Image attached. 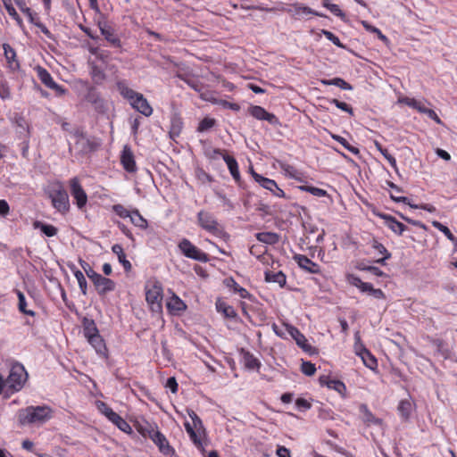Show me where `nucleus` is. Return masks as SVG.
<instances>
[{"mask_svg":"<svg viewBox=\"0 0 457 457\" xmlns=\"http://www.w3.org/2000/svg\"><path fill=\"white\" fill-rule=\"evenodd\" d=\"M54 411L48 405L28 406L18 411V421L21 425H41L53 418Z\"/></svg>","mask_w":457,"mask_h":457,"instance_id":"nucleus-1","label":"nucleus"},{"mask_svg":"<svg viewBox=\"0 0 457 457\" xmlns=\"http://www.w3.org/2000/svg\"><path fill=\"white\" fill-rule=\"evenodd\" d=\"M48 195L52 200L53 206L61 212H66L70 209L69 195L61 182H54L50 185Z\"/></svg>","mask_w":457,"mask_h":457,"instance_id":"nucleus-2","label":"nucleus"},{"mask_svg":"<svg viewBox=\"0 0 457 457\" xmlns=\"http://www.w3.org/2000/svg\"><path fill=\"white\" fill-rule=\"evenodd\" d=\"M28 373L23 365L21 363H15L10 370L9 376L5 380V384L12 391H20L24 383L27 381Z\"/></svg>","mask_w":457,"mask_h":457,"instance_id":"nucleus-3","label":"nucleus"},{"mask_svg":"<svg viewBox=\"0 0 457 457\" xmlns=\"http://www.w3.org/2000/svg\"><path fill=\"white\" fill-rule=\"evenodd\" d=\"M145 299L152 311L160 312L162 310V287L160 282H147L145 285Z\"/></svg>","mask_w":457,"mask_h":457,"instance_id":"nucleus-4","label":"nucleus"},{"mask_svg":"<svg viewBox=\"0 0 457 457\" xmlns=\"http://www.w3.org/2000/svg\"><path fill=\"white\" fill-rule=\"evenodd\" d=\"M99 411L106 416V418L115 424L121 431L125 433H131L132 428L130 425L123 420L118 413L112 411L105 403L99 402L97 403Z\"/></svg>","mask_w":457,"mask_h":457,"instance_id":"nucleus-5","label":"nucleus"},{"mask_svg":"<svg viewBox=\"0 0 457 457\" xmlns=\"http://www.w3.org/2000/svg\"><path fill=\"white\" fill-rule=\"evenodd\" d=\"M179 248L182 253L190 259L206 262L209 258L208 255L195 246L188 239L184 238L179 244Z\"/></svg>","mask_w":457,"mask_h":457,"instance_id":"nucleus-6","label":"nucleus"},{"mask_svg":"<svg viewBox=\"0 0 457 457\" xmlns=\"http://www.w3.org/2000/svg\"><path fill=\"white\" fill-rule=\"evenodd\" d=\"M348 282L360 289L362 293H368L374 296L376 299H384L385 294L381 289H376L373 287V286L370 283L363 282L359 277L354 275H349L347 277Z\"/></svg>","mask_w":457,"mask_h":457,"instance_id":"nucleus-7","label":"nucleus"},{"mask_svg":"<svg viewBox=\"0 0 457 457\" xmlns=\"http://www.w3.org/2000/svg\"><path fill=\"white\" fill-rule=\"evenodd\" d=\"M71 195L75 200V204L79 209L82 210L87 203V195L80 185L77 177L70 179Z\"/></svg>","mask_w":457,"mask_h":457,"instance_id":"nucleus-8","label":"nucleus"},{"mask_svg":"<svg viewBox=\"0 0 457 457\" xmlns=\"http://www.w3.org/2000/svg\"><path fill=\"white\" fill-rule=\"evenodd\" d=\"M149 437L158 446L160 452L168 456L171 457L174 455L175 451L170 445L167 438L157 429H152L149 431Z\"/></svg>","mask_w":457,"mask_h":457,"instance_id":"nucleus-9","label":"nucleus"},{"mask_svg":"<svg viewBox=\"0 0 457 457\" xmlns=\"http://www.w3.org/2000/svg\"><path fill=\"white\" fill-rule=\"evenodd\" d=\"M36 71L38 79L44 85L51 89L55 90L59 96L65 94L66 90L54 81L51 74L45 68L37 66L36 68Z\"/></svg>","mask_w":457,"mask_h":457,"instance_id":"nucleus-10","label":"nucleus"},{"mask_svg":"<svg viewBox=\"0 0 457 457\" xmlns=\"http://www.w3.org/2000/svg\"><path fill=\"white\" fill-rule=\"evenodd\" d=\"M197 218L198 224L202 228L212 234L219 232V224L212 214L201 211L198 212Z\"/></svg>","mask_w":457,"mask_h":457,"instance_id":"nucleus-11","label":"nucleus"},{"mask_svg":"<svg viewBox=\"0 0 457 457\" xmlns=\"http://www.w3.org/2000/svg\"><path fill=\"white\" fill-rule=\"evenodd\" d=\"M252 175L257 183H259L265 189L272 192L274 195L278 197L285 196L284 191L278 187L277 183L273 179L264 178L262 175L256 173L253 170H252Z\"/></svg>","mask_w":457,"mask_h":457,"instance_id":"nucleus-12","label":"nucleus"},{"mask_svg":"<svg viewBox=\"0 0 457 457\" xmlns=\"http://www.w3.org/2000/svg\"><path fill=\"white\" fill-rule=\"evenodd\" d=\"M250 114L257 120H267L270 124L276 125L278 123V118L273 114L268 112L264 108L259 105H254L249 109Z\"/></svg>","mask_w":457,"mask_h":457,"instance_id":"nucleus-13","label":"nucleus"},{"mask_svg":"<svg viewBox=\"0 0 457 457\" xmlns=\"http://www.w3.org/2000/svg\"><path fill=\"white\" fill-rule=\"evenodd\" d=\"M93 284L100 295H104L115 289V282L101 274L93 281Z\"/></svg>","mask_w":457,"mask_h":457,"instance_id":"nucleus-14","label":"nucleus"},{"mask_svg":"<svg viewBox=\"0 0 457 457\" xmlns=\"http://www.w3.org/2000/svg\"><path fill=\"white\" fill-rule=\"evenodd\" d=\"M98 27L101 31V34L104 37V38L111 43L112 46L120 47V40L115 35L114 29L108 24L107 21H99Z\"/></svg>","mask_w":457,"mask_h":457,"instance_id":"nucleus-15","label":"nucleus"},{"mask_svg":"<svg viewBox=\"0 0 457 457\" xmlns=\"http://www.w3.org/2000/svg\"><path fill=\"white\" fill-rule=\"evenodd\" d=\"M287 332L295 339L296 345L303 351L310 352L312 346L307 343L306 337L294 326L286 324Z\"/></svg>","mask_w":457,"mask_h":457,"instance_id":"nucleus-16","label":"nucleus"},{"mask_svg":"<svg viewBox=\"0 0 457 457\" xmlns=\"http://www.w3.org/2000/svg\"><path fill=\"white\" fill-rule=\"evenodd\" d=\"M129 104L134 109L146 117L153 113V108L141 93H138V95Z\"/></svg>","mask_w":457,"mask_h":457,"instance_id":"nucleus-17","label":"nucleus"},{"mask_svg":"<svg viewBox=\"0 0 457 457\" xmlns=\"http://www.w3.org/2000/svg\"><path fill=\"white\" fill-rule=\"evenodd\" d=\"M120 162L123 165V168L128 172H135L137 170V166H136V162L134 159L133 153L128 145H125L123 147L121 156H120Z\"/></svg>","mask_w":457,"mask_h":457,"instance_id":"nucleus-18","label":"nucleus"},{"mask_svg":"<svg viewBox=\"0 0 457 457\" xmlns=\"http://www.w3.org/2000/svg\"><path fill=\"white\" fill-rule=\"evenodd\" d=\"M295 260L296 261L299 267H301L303 270L312 273L316 274L319 273L320 269L319 265L313 262L312 260H310L305 255L298 254L295 256Z\"/></svg>","mask_w":457,"mask_h":457,"instance_id":"nucleus-19","label":"nucleus"},{"mask_svg":"<svg viewBox=\"0 0 457 457\" xmlns=\"http://www.w3.org/2000/svg\"><path fill=\"white\" fill-rule=\"evenodd\" d=\"M187 432L188 433L190 439L194 445L200 450L204 451V444L202 441L201 430L197 431L194 425H191L188 421L184 424Z\"/></svg>","mask_w":457,"mask_h":457,"instance_id":"nucleus-20","label":"nucleus"},{"mask_svg":"<svg viewBox=\"0 0 457 457\" xmlns=\"http://www.w3.org/2000/svg\"><path fill=\"white\" fill-rule=\"evenodd\" d=\"M187 432L188 433L190 439L194 445L200 450L204 451V444L202 441L201 430L197 431L194 425H191L188 421L184 424Z\"/></svg>","mask_w":457,"mask_h":457,"instance_id":"nucleus-21","label":"nucleus"},{"mask_svg":"<svg viewBox=\"0 0 457 457\" xmlns=\"http://www.w3.org/2000/svg\"><path fill=\"white\" fill-rule=\"evenodd\" d=\"M382 217L385 220L386 227L395 234L402 235L406 229V226L402 222L396 220L394 217L390 215H383Z\"/></svg>","mask_w":457,"mask_h":457,"instance_id":"nucleus-22","label":"nucleus"},{"mask_svg":"<svg viewBox=\"0 0 457 457\" xmlns=\"http://www.w3.org/2000/svg\"><path fill=\"white\" fill-rule=\"evenodd\" d=\"M265 280L269 283H277L280 287H283L286 285L287 278L282 271L274 272L266 270Z\"/></svg>","mask_w":457,"mask_h":457,"instance_id":"nucleus-23","label":"nucleus"},{"mask_svg":"<svg viewBox=\"0 0 457 457\" xmlns=\"http://www.w3.org/2000/svg\"><path fill=\"white\" fill-rule=\"evenodd\" d=\"M371 247L376 250L379 254L383 255V257L378 259L376 261L377 263L379 264H385L386 260H388L391 258V253L386 250V248L379 243L376 239H372L370 242Z\"/></svg>","mask_w":457,"mask_h":457,"instance_id":"nucleus-24","label":"nucleus"},{"mask_svg":"<svg viewBox=\"0 0 457 457\" xmlns=\"http://www.w3.org/2000/svg\"><path fill=\"white\" fill-rule=\"evenodd\" d=\"M76 138V145L79 147L81 152L87 153L94 149L93 144L87 138L83 133L77 131L74 134Z\"/></svg>","mask_w":457,"mask_h":457,"instance_id":"nucleus-25","label":"nucleus"},{"mask_svg":"<svg viewBox=\"0 0 457 457\" xmlns=\"http://www.w3.org/2000/svg\"><path fill=\"white\" fill-rule=\"evenodd\" d=\"M223 160L226 162V164L228 165V168L229 172H230L231 176L233 177V179L236 181H238L240 179V173H239L238 165H237L236 159L230 155L224 154Z\"/></svg>","mask_w":457,"mask_h":457,"instance_id":"nucleus-26","label":"nucleus"},{"mask_svg":"<svg viewBox=\"0 0 457 457\" xmlns=\"http://www.w3.org/2000/svg\"><path fill=\"white\" fill-rule=\"evenodd\" d=\"M112 251L118 257L119 262L122 264L125 270L129 271L131 270V263L129 261L126 259V254L123 251V248L120 245L115 244L112 247Z\"/></svg>","mask_w":457,"mask_h":457,"instance_id":"nucleus-27","label":"nucleus"},{"mask_svg":"<svg viewBox=\"0 0 457 457\" xmlns=\"http://www.w3.org/2000/svg\"><path fill=\"white\" fill-rule=\"evenodd\" d=\"M224 284L228 288H232L235 293H237L241 298H250L251 297V295L248 293V291L245 288L240 287L234 280L233 278H228L224 279Z\"/></svg>","mask_w":457,"mask_h":457,"instance_id":"nucleus-28","label":"nucleus"},{"mask_svg":"<svg viewBox=\"0 0 457 457\" xmlns=\"http://www.w3.org/2000/svg\"><path fill=\"white\" fill-rule=\"evenodd\" d=\"M117 88L120 94L126 99L129 101V103L138 95L137 92L134 91L130 87H129L126 81H119L117 83Z\"/></svg>","mask_w":457,"mask_h":457,"instance_id":"nucleus-29","label":"nucleus"},{"mask_svg":"<svg viewBox=\"0 0 457 457\" xmlns=\"http://www.w3.org/2000/svg\"><path fill=\"white\" fill-rule=\"evenodd\" d=\"M167 308L172 312H179L186 310L187 305L179 296L173 295L167 302Z\"/></svg>","mask_w":457,"mask_h":457,"instance_id":"nucleus-30","label":"nucleus"},{"mask_svg":"<svg viewBox=\"0 0 457 457\" xmlns=\"http://www.w3.org/2000/svg\"><path fill=\"white\" fill-rule=\"evenodd\" d=\"M255 237L258 241L267 245H275L279 241V236L274 232H259Z\"/></svg>","mask_w":457,"mask_h":457,"instance_id":"nucleus-31","label":"nucleus"},{"mask_svg":"<svg viewBox=\"0 0 457 457\" xmlns=\"http://www.w3.org/2000/svg\"><path fill=\"white\" fill-rule=\"evenodd\" d=\"M4 56L12 69H15L19 66L16 60V53L14 49L9 44L3 45Z\"/></svg>","mask_w":457,"mask_h":457,"instance_id":"nucleus-32","label":"nucleus"},{"mask_svg":"<svg viewBox=\"0 0 457 457\" xmlns=\"http://www.w3.org/2000/svg\"><path fill=\"white\" fill-rule=\"evenodd\" d=\"M360 411L362 413V420H363V421L366 424H368V425H370V424L379 425V424H381V420L376 418L371 413V411L367 408L366 405H364V404L361 405Z\"/></svg>","mask_w":457,"mask_h":457,"instance_id":"nucleus-33","label":"nucleus"},{"mask_svg":"<svg viewBox=\"0 0 457 457\" xmlns=\"http://www.w3.org/2000/svg\"><path fill=\"white\" fill-rule=\"evenodd\" d=\"M320 83L327 86L333 85L345 90L353 89L352 86L341 78H334L332 79H321Z\"/></svg>","mask_w":457,"mask_h":457,"instance_id":"nucleus-34","label":"nucleus"},{"mask_svg":"<svg viewBox=\"0 0 457 457\" xmlns=\"http://www.w3.org/2000/svg\"><path fill=\"white\" fill-rule=\"evenodd\" d=\"M130 221L142 229H145L148 226L147 220L139 213L138 210L131 212Z\"/></svg>","mask_w":457,"mask_h":457,"instance_id":"nucleus-35","label":"nucleus"},{"mask_svg":"<svg viewBox=\"0 0 457 457\" xmlns=\"http://www.w3.org/2000/svg\"><path fill=\"white\" fill-rule=\"evenodd\" d=\"M432 226L438 230H440L444 235L453 243L454 246L457 245V238L454 237V235L451 232V230L442 223H440L437 220L432 221Z\"/></svg>","mask_w":457,"mask_h":457,"instance_id":"nucleus-36","label":"nucleus"},{"mask_svg":"<svg viewBox=\"0 0 457 457\" xmlns=\"http://www.w3.org/2000/svg\"><path fill=\"white\" fill-rule=\"evenodd\" d=\"M216 308L219 312H222L228 318H235L237 316L234 308L220 300L217 301Z\"/></svg>","mask_w":457,"mask_h":457,"instance_id":"nucleus-37","label":"nucleus"},{"mask_svg":"<svg viewBox=\"0 0 457 457\" xmlns=\"http://www.w3.org/2000/svg\"><path fill=\"white\" fill-rule=\"evenodd\" d=\"M397 410L403 420H408L412 411V404L409 400H402Z\"/></svg>","mask_w":457,"mask_h":457,"instance_id":"nucleus-38","label":"nucleus"},{"mask_svg":"<svg viewBox=\"0 0 457 457\" xmlns=\"http://www.w3.org/2000/svg\"><path fill=\"white\" fill-rule=\"evenodd\" d=\"M294 15L296 17H303L306 15H316V16H322V14L319 13L318 12L313 11L310 7L295 4L294 5Z\"/></svg>","mask_w":457,"mask_h":457,"instance_id":"nucleus-39","label":"nucleus"},{"mask_svg":"<svg viewBox=\"0 0 457 457\" xmlns=\"http://www.w3.org/2000/svg\"><path fill=\"white\" fill-rule=\"evenodd\" d=\"M88 343L95 348L96 353H104L105 351V345L104 343V340L102 337L97 334L95 335V337H91L89 339H87Z\"/></svg>","mask_w":457,"mask_h":457,"instance_id":"nucleus-40","label":"nucleus"},{"mask_svg":"<svg viewBox=\"0 0 457 457\" xmlns=\"http://www.w3.org/2000/svg\"><path fill=\"white\" fill-rule=\"evenodd\" d=\"M35 228H39L46 237H54L57 234V228L50 224H45L40 221H36Z\"/></svg>","mask_w":457,"mask_h":457,"instance_id":"nucleus-41","label":"nucleus"},{"mask_svg":"<svg viewBox=\"0 0 457 457\" xmlns=\"http://www.w3.org/2000/svg\"><path fill=\"white\" fill-rule=\"evenodd\" d=\"M400 101L402 103L405 104L406 105L416 109L420 113H424V112L427 109V107H425L424 104L421 101H418L414 98L404 97V98L401 99Z\"/></svg>","mask_w":457,"mask_h":457,"instance_id":"nucleus-42","label":"nucleus"},{"mask_svg":"<svg viewBox=\"0 0 457 457\" xmlns=\"http://www.w3.org/2000/svg\"><path fill=\"white\" fill-rule=\"evenodd\" d=\"M90 74L96 83H101L105 79L104 71L96 64H91Z\"/></svg>","mask_w":457,"mask_h":457,"instance_id":"nucleus-43","label":"nucleus"},{"mask_svg":"<svg viewBox=\"0 0 457 457\" xmlns=\"http://www.w3.org/2000/svg\"><path fill=\"white\" fill-rule=\"evenodd\" d=\"M17 296L19 299V303H18L19 311L24 314H27L29 316H35L36 315L35 312L26 309L27 303H26L24 294L22 292L17 290Z\"/></svg>","mask_w":457,"mask_h":457,"instance_id":"nucleus-44","label":"nucleus"},{"mask_svg":"<svg viewBox=\"0 0 457 457\" xmlns=\"http://www.w3.org/2000/svg\"><path fill=\"white\" fill-rule=\"evenodd\" d=\"M363 361V364L370 369L375 370L378 366L377 359L370 353V352L368 350L367 352H364L363 355L360 356Z\"/></svg>","mask_w":457,"mask_h":457,"instance_id":"nucleus-45","label":"nucleus"},{"mask_svg":"<svg viewBox=\"0 0 457 457\" xmlns=\"http://www.w3.org/2000/svg\"><path fill=\"white\" fill-rule=\"evenodd\" d=\"M12 122L16 125L18 133L21 134L26 132L29 129L26 120L20 114H15L13 116Z\"/></svg>","mask_w":457,"mask_h":457,"instance_id":"nucleus-46","label":"nucleus"},{"mask_svg":"<svg viewBox=\"0 0 457 457\" xmlns=\"http://www.w3.org/2000/svg\"><path fill=\"white\" fill-rule=\"evenodd\" d=\"M83 333L87 339H89L91 337H95V335L99 334L98 329L93 320L87 321L85 323Z\"/></svg>","mask_w":457,"mask_h":457,"instance_id":"nucleus-47","label":"nucleus"},{"mask_svg":"<svg viewBox=\"0 0 457 457\" xmlns=\"http://www.w3.org/2000/svg\"><path fill=\"white\" fill-rule=\"evenodd\" d=\"M243 359L245 366L247 369L253 370L259 368L260 366V362L258 361V360L250 353H245Z\"/></svg>","mask_w":457,"mask_h":457,"instance_id":"nucleus-48","label":"nucleus"},{"mask_svg":"<svg viewBox=\"0 0 457 457\" xmlns=\"http://www.w3.org/2000/svg\"><path fill=\"white\" fill-rule=\"evenodd\" d=\"M299 189L304 192H308L312 194V195L318 196V197H323L328 195V193L326 190L315 187L312 186H301L299 187Z\"/></svg>","mask_w":457,"mask_h":457,"instance_id":"nucleus-49","label":"nucleus"},{"mask_svg":"<svg viewBox=\"0 0 457 457\" xmlns=\"http://www.w3.org/2000/svg\"><path fill=\"white\" fill-rule=\"evenodd\" d=\"M4 8L6 9L8 14L14 19L19 24L21 23V19L17 13L15 8L12 6V0H2Z\"/></svg>","mask_w":457,"mask_h":457,"instance_id":"nucleus-50","label":"nucleus"},{"mask_svg":"<svg viewBox=\"0 0 457 457\" xmlns=\"http://www.w3.org/2000/svg\"><path fill=\"white\" fill-rule=\"evenodd\" d=\"M74 276L78 281V284H79V289L81 291V293L86 295H87V280H86V278L83 274L82 271L80 270H76L74 272Z\"/></svg>","mask_w":457,"mask_h":457,"instance_id":"nucleus-51","label":"nucleus"},{"mask_svg":"<svg viewBox=\"0 0 457 457\" xmlns=\"http://www.w3.org/2000/svg\"><path fill=\"white\" fill-rule=\"evenodd\" d=\"M215 124H216V120L214 119L205 117L200 121V123L197 127V131H199V132L207 131L210 129H212V127H214Z\"/></svg>","mask_w":457,"mask_h":457,"instance_id":"nucleus-52","label":"nucleus"},{"mask_svg":"<svg viewBox=\"0 0 457 457\" xmlns=\"http://www.w3.org/2000/svg\"><path fill=\"white\" fill-rule=\"evenodd\" d=\"M79 263L81 267L83 268L86 275L88 277L89 279L93 282L100 274L95 271L91 266L86 262L85 261L80 260Z\"/></svg>","mask_w":457,"mask_h":457,"instance_id":"nucleus-53","label":"nucleus"},{"mask_svg":"<svg viewBox=\"0 0 457 457\" xmlns=\"http://www.w3.org/2000/svg\"><path fill=\"white\" fill-rule=\"evenodd\" d=\"M182 129V121L179 118H174L171 121L170 134L172 137H178Z\"/></svg>","mask_w":457,"mask_h":457,"instance_id":"nucleus-54","label":"nucleus"},{"mask_svg":"<svg viewBox=\"0 0 457 457\" xmlns=\"http://www.w3.org/2000/svg\"><path fill=\"white\" fill-rule=\"evenodd\" d=\"M322 4L324 7L328 9L334 15L338 17H343L344 13L339 8V6L336 4H331L329 0H323Z\"/></svg>","mask_w":457,"mask_h":457,"instance_id":"nucleus-55","label":"nucleus"},{"mask_svg":"<svg viewBox=\"0 0 457 457\" xmlns=\"http://www.w3.org/2000/svg\"><path fill=\"white\" fill-rule=\"evenodd\" d=\"M327 386L330 389H334L338 393H342L345 390V384L340 380L331 379L327 382Z\"/></svg>","mask_w":457,"mask_h":457,"instance_id":"nucleus-56","label":"nucleus"},{"mask_svg":"<svg viewBox=\"0 0 457 457\" xmlns=\"http://www.w3.org/2000/svg\"><path fill=\"white\" fill-rule=\"evenodd\" d=\"M354 338H355V344H354L355 353L359 356L363 355L364 352H367L368 349L361 344V337H360L358 332L354 335Z\"/></svg>","mask_w":457,"mask_h":457,"instance_id":"nucleus-57","label":"nucleus"},{"mask_svg":"<svg viewBox=\"0 0 457 457\" xmlns=\"http://www.w3.org/2000/svg\"><path fill=\"white\" fill-rule=\"evenodd\" d=\"M301 370L306 376H312L316 371V367L310 361H303Z\"/></svg>","mask_w":457,"mask_h":457,"instance_id":"nucleus-58","label":"nucleus"},{"mask_svg":"<svg viewBox=\"0 0 457 457\" xmlns=\"http://www.w3.org/2000/svg\"><path fill=\"white\" fill-rule=\"evenodd\" d=\"M113 212L119 215L120 218H129L131 215V212L127 210L123 205L121 204H114L112 206Z\"/></svg>","mask_w":457,"mask_h":457,"instance_id":"nucleus-59","label":"nucleus"},{"mask_svg":"<svg viewBox=\"0 0 457 457\" xmlns=\"http://www.w3.org/2000/svg\"><path fill=\"white\" fill-rule=\"evenodd\" d=\"M322 33L326 38L331 41L334 45L338 47L345 48V46L340 42L339 38L335 34L328 30H322Z\"/></svg>","mask_w":457,"mask_h":457,"instance_id":"nucleus-60","label":"nucleus"},{"mask_svg":"<svg viewBox=\"0 0 457 457\" xmlns=\"http://www.w3.org/2000/svg\"><path fill=\"white\" fill-rule=\"evenodd\" d=\"M188 416L191 418L195 428L199 431L203 430V422L194 411H188Z\"/></svg>","mask_w":457,"mask_h":457,"instance_id":"nucleus-61","label":"nucleus"},{"mask_svg":"<svg viewBox=\"0 0 457 457\" xmlns=\"http://www.w3.org/2000/svg\"><path fill=\"white\" fill-rule=\"evenodd\" d=\"M330 103L334 104L338 109L345 111V112L350 113L351 115L353 114V108L346 103L340 102L337 99H332V100H330Z\"/></svg>","mask_w":457,"mask_h":457,"instance_id":"nucleus-62","label":"nucleus"},{"mask_svg":"<svg viewBox=\"0 0 457 457\" xmlns=\"http://www.w3.org/2000/svg\"><path fill=\"white\" fill-rule=\"evenodd\" d=\"M90 52H91V54L96 55V58H98L99 60H101L103 62H106L109 57L108 52H106L104 50H100L99 48H92V49H90Z\"/></svg>","mask_w":457,"mask_h":457,"instance_id":"nucleus-63","label":"nucleus"},{"mask_svg":"<svg viewBox=\"0 0 457 457\" xmlns=\"http://www.w3.org/2000/svg\"><path fill=\"white\" fill-rule=\"evenodd\" d=\"M0 97L3 100L10 99L11 98V91L10 87L6 83H1L0 84Z\"/></svg>","mask_w":457,"mask_h":457,"instance_id":"nucleus-64","label":"nucleus"}]
</instances>
